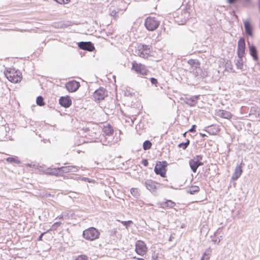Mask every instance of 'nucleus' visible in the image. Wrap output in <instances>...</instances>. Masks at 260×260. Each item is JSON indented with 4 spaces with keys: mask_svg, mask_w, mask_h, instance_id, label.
Listing matches in <instances>:
<instances>
[{
    "mask_svg": "<svg viewBox=\"0 0 260 260\" xmlns=\"http://www.w3.org/2000/svg\"><path fill=\"white\" fill-rule=\"evenodd\" d=\"M101 235L100 231L95 227L91 226L82 232V237L86 240L93 241L98 239Z\"/></svg>",
    "mask_w": 260,
    "mask_h": 260,
    "instance_id": "obj_1",
    "label": "nucleus"
},
{
    "mask_svg": "<svg viewBox=\"0 0 260 260\" xmlns=\"http://www.w3.org/2000/svg\"><path fill=\"white\" fill-rule=\"evenodd\" d=\"M132 64V70L141 76H147L150 74V72L143 64L138 63L136 61H133Z\"/></svg>",
    "mask_w": 260,
    "mask_h": 260,
    "instance_id": "obj_2",
    "label": "nucleus"
},
{
    "mask_svg": "<svg viewBox=\"0 0 260 260\" xmlns=\"http://www.w3.org/2000/svg\"><path fill=\"white\" fill-rule=\"evenodd\" d=\"M203 159L202 155H197L189 160V165L192 172L196 173L198 168L204 165Z\"/></svg>",
    "mask_w": 260,
    "mask_h": 260,
    "instance_id": "obj_3",
    "label": "nucleus"
},
{
    "mask_svg": "<svg viewBox=\"0 0 260 260\" xmlns=\"http://www.w3.org/2000/svg\"><path fill=\"white\" fill-rule=\"evenodd\" d=\"M160 25V22L153 17H147L144 22L145 28L148 31H154Z\"/></svg>",
    "mask_w": 260,
    "mask_h": 260,
    "instance_id": "obj_4",
    "label": "nucleus"
},
{
    "mask_svg": "<svg viewBox=\"0 0 260 260\" xmlns=\"http://www.w3.org/2000/svg\"><path fill=\"white\" fill-rule=\"evenodd\" d=\"M168 165V164L166 160L158 161L154 167V172L156 175H159L164 178L166 177Z\"/></svg>",
    "mask_w": 260,
    "mask_h": 260,
    "instance_id": "obj_5",
    "label": "nucleus"
},
{
    "mask_svg": "<svg viewBox=\"0 0 260 260\" xmlns=\"http://www.w3.org/2000/svg\"><path fill=\"white\" fill-rule=\"evenodd\" d=\"M244 27V33L246 36V39L247 38L254 37V26L252 23L250 18H247L246 20L243 21Z\"/></svg>",
    "mask_w": 260,
    "mask_h": 260,
    "instance_id": "obj_6",
    "label": "nucleus"
},
{
    "mask_svg": "<svg viewBox=\"0 0 260 260\" xmlns=\"http://www.w3.org/2000/svg\"><path fill=\"white\" fill-rule=\"evenodd\" d=\"M246 39L241 37L238 41L237 54L238 58H243L246 54Z\"/></svg>",
    "mask_w": 260,
    "mask_h": 260,
    "instance_id": "obj_7",
    "label": "nucleus"
},
{
    "mask_svg": "<svg viewBox=\"0 0 260 260\" xmlns=\"http://www.w3.org/2000/svg\"><path fill=\"white\" fill-rule=\"evenodd\" d=\"M92 96L95 102H100L108 96V91L106 88L100 87L94 91Z\"/></svg>",
    "mask_w": 260,
    "mask_h": 260,
    "instance_id": "obj_8",
    "label": "nucleus"
},
{
    "mask_svg": "<svg viewBox=\"0 0 260 260\" xmlns=\"http://www.w3.org/2000/svg\"><path fill=\"white\" fill-rule=\"evenodd\" d=\"M135 251L138 255L144 256L148 251V247L143 241L138 240L135 244Z\"/></svg>",
    "mask_w": 260,
    "mask_h": 260,
    "instance_id": "obj_9",
    "label": "nucleus"
},
{
    "mask_svg": "<svg viewBox=\"0 0 260 260\" xmlns=\"http://www.w3.org/2000/svg\"><path fill=\"white\" fill-rule=\"evenodd\" d=\"M143 184L146 187V188L154 196H156L157 194V190L159 187L157 186L156 185L157 184L160 186V183H157L151 179H148L146 180L144 183H143Z\"/></svg>",
    "mask_w": 260,
    "mask_h": 260,
    "instance_id": "obj_10",
    "label": "nucleus"
},
{
    "mask_svg": "<svg viewBox=\"0 0 260 260\" xmlns=\"http://www.w3.org/2000/svg\"><path fill=\"white\" fill-rule=\"evenodd\" d=\"M247 43L250 55L254 61H258L259 59L258 53L256 46L254 44L250 43L248 38H247Z\"/></svg>",
    "mask_w": 260,
    "mask_h": 260,
    "instance_id": "obj_11",
    "label": "nucleus"
},
{
    "mask_svg": "<svg viewBox=\"0 0 260 260\" xmlns=\"http://www.w3.org/2000/svg\"><path fill=\"white\" fill-rule=\"evenodd\" d=\"M80 86V82L75 80H70L65 84V87L69 92H76Z\"/></svg>",
    "mask_w": 260,
    "mask_h": 260,
    "instance_id": "obj_12",
    "label": "nucleus"
},
{
    "mask_svg": "<svg viewBox=\"0 0 260 260\" xmlns=\"http://www.w3.org/2000/svg\"><path fill=\"white\" fill-rule=\"evenodd\" d=\"M78 47L80 49L89 52H92L95 49L93 43L91 42H79L77 43Z\"/></svg>",
    "mask_w": 260,
    "mask_h": 260,
    "instance_id": "obj_13",
    "label": "nucleus"
},
{
    "mask_svg": "<svg viewBox=\"0 0 260 260\" xmlns=\"http://www.w3.org/2000/svg\"><path fill=\"white\" fill-rule=\"evenodd\" d=\"M59 104L64 108H69L72 104L71 98L70 95L62 96L59 99Z\"/></svg>",
    "mask_w": 260,
    "mask_h": 260,
    "instance_id": "obj_14",
    "label": "nucleus"
},
{
    "mask_svg": "<svg viewBox=\"0 0 260 260\" xmlns=\"http://www.w3.org/2000/svg\"><path fill=\"white\" fill-rule=\"evenodd\" d=\"M200 95H198L190 97H185L182 99L186 104L190 107H194L196 105L198 100L200 99Z\"/></svg>",
    "mask_w": 260,
    "mask_h": 260,
    "instance_id": "obj_15",
    "label": "nucleus"
},
{
    "mask_svg": "<svg viewBox=\"0 0 260 260\" xmlns=\"http://www.w3.org/2000/svg\"><path fill=\"white\" fill-rule=\"evenodd\" d=\"M190 15V14H188L187 13L183 14L181 12L178 16L174 17L175 20L178 23V24L183 25L185 24L187 21L189 19Z\"/></svg>",
    "mask_w": 260,
    "mask_h": 260,
    "instance_id": "obj_16",
    "label": "nucleus"
},
{
    "mask_svg": "<svg viewBox=\"0 0 260 260\" xmlns=\"http://www.w3.org/2000/svg\"><path fill=\"white\" fill-rule=\"evenodd\" d=\"M60 168L61 176H62L64 173L69 172H76L77 171V167L74 166H62L60 167Z\"/></svg>",
    "mask_w": 260,
    "mask_h": 260,
    "instance_id": "obj_17",
    "label": "nucleus"
},
{
    "mask_svg": "<svg viewBox=\"0 0 260 260\" xmlns=\"http://www.w3.org/2000/svg\"><path fill=\"white\" fill-rule=\"evenodd\" d=\"M103 132L104 134L108 136H112L114 134V129L112 126L108 123L105 125H104L103 128Z\"/></svg>",
    "mask_w": 260,
    "mask_h": 260,
    "instance_id": "obj_18",
    "label": "nucleus"
},
{
    "mask_svg": "<svg viewBox=\"0 0 260 260\" xmlns=\"http://www.w3.org/2000/svg\"><path fill=\"white\" fill-rule=\"evenodd\" d=\"M4 74L5 77H9V75H13V74L21 75V73L19 70H16L14 68H5Z\"/></svg>",
    "mask_w": 260,
    "mask_h": 260,
    "instance_id": "obj_19",
    "label": "nucleus"
},
{
    "mask_svg": "<svg viewBox=\"0 0 260 260\" xmlns=\"http://www.w3.org/2000/svg\"><path fill=\"white\" fill-rule=\"evenodd\" d=\"M243 172V169H241L240 167H236L234 173L232 176L231 180L233 181L237 180L242 175Z\"/></svg>",
    "mask_w": 260,
    "mask_h": 260,
    "instance_id": "obj_20",
    "label": "nucleus"
},
{
    "mask_svg": "<svg viewBox=\"0 0 260 260\" xmlns=\"http://www.w3.org/2000/svg\"><path fill=\"white\" fill-rule=\"evenodd\" d=\"M60 167L51 168H49L47 169L48 172L47 174L55 176H61V171Z\"/></svg>",
    "mask_w": 260,
    "mask_h": 260,
    "instance_id": "obj_21",
    "label": "nucleus"
},
{
    "mask_svg": "<svg viewBox=\"0 0 260 260\" xmlns=\"http://www.w3.org/2000/svg\"><path fill=\"white\" fill-rule=\"evenodd\" d=\"M217 115L221 118L225 119H230L232 117V114L229 111L220 109L217 112Z\"/></svg>",
    "mask_w": 260,
    "mask_h": 260,
    "instance_id": "obj_22",
    "label": "nucleus"
},
{
    "mask_svg": "<svg viewBox=\"0 0 260 260\" xmlns=\"http://www.w3.org/2000/svg\"><path fill=\"white\" fill-rule=\"evenodd\" d=\"M9 81L12 83H17L20 82L22 79V74L18 75V74H13V75H9V77H6Z\"/></svg>",
    "mask_w": 260,
    "mask_h": 260,
    "instance_id": "obj_23",
    "label": "nucleus"
},
{
    "mask_svg": "<svg viewBox=\"0 0 260 260\" xmlns=\"http://www.w3.org/2000/svg\"><path fill=\"white\" fill-rule=\"evenodd\" d=\"M194 74L196 76H200L202 78H205L208 76L207 72L205 70H203L200 67L197 69Z\"/></svg>",
    "mask_w": 260,
    "mask_h": 260,
    "instance_id": "obj_24",
    "label": "nucleus"
},
{
    "mask_svg": "<svg viewBox=\"0 0 260 260\" xmlns=\"http://www.w3.org/2000/svg\"><path fill=\"white\" fill-rule=\"evenodd\" d=\"M200 191V187L196 185H191L189 188H187L186 192L190 194H194Z\"/></svg>",
    "mask_w": 260,
    "mask_h": 260,
    "instance_id": "obj_25",
    "label": "nucleus"
},
{
    "mask_svg": "<svg viewBox=\"0 0 260 260\" xmlns=\"http://www.w3.org/2000/svg\"><path fill=\"white\" fill-rule=\"evenodd\" d=\"M161 205L169 208H173L176 205V203L172 200H166L161 203Z\"/></svg>",
    "mask_w": 260,
    "mask_h": 260,
    "instance_id": "obj_26",
    "label": "nucleus"
},
{
    "mask_svg": "<svg viewBox=\"0 0 260 260\" xmlns=\"http://www.w3.org/2000/svg\"><path fill=\"white\" fill-rule=\"evenodd\" d=\"M187 62L192 68H194L196 71L200 67V62L197 59H191L188 60Z\"/></svg>",
    "mask_w": 260,
    "mask_h": 260,
    "instance_id": "obj_27",
    "label": "nucleus"
},
{
    "mask_svg": "<svg viewBox=\"0 0 260 260\" xmlns=\"http://www.w3.org/2000/svg\"><path fill=\"white\" fill-rule=\"evenodd\" d=\"M6 160L11 164L15 163L17 164H20V161L18 159L16 156H11L6 158Z\"/></svg>",
    "mask_w": 260,
    "mask_h": 260,
    "instance_id": "obj_28",
    "label": "nucleus"
},
{
    "mask_svg": "<svg viewBox=\"0 0 260 260\" xmlns=\"http://www.w3.org/2000/svg\"><path fill=\"white\" fill-rule=\"evenodd\" d=\"M132 195L136 199L139 198L140 193L138 188H132L130 190Z\"/></svg>",
    "mask_w": 260,
    "mask_h": 260,
    "instance_id": "obj_29",
    "label": "nucleus"
},
{
    "mask_svg": "<svg viewBox=\"0 0 260 260\" xmlns=\"http://www.w3.org/2000/svg\"><path fill=\"white\" fill-rule=\"evenodd\" d=\"M190 144V140L188 139H186V142H181L179 143L177 147L180 148H182L183 150H185Z\"/></svg>",
    "mask_w": 260,
    "mask_h": 260,
    "instance_id": "obj_30",
    "label": "nucleus"
},
{
    "mask_svg": "<svg viewBox=\"0 0 260 260\" xmlns=\"http://www.w3.org/2000/svg\"><path fill=\"white\" fill-rule=\"evenodd\" d=\"M152 144L149 140H145L143 144V148L144 150H149L152 147Z\"/></svg>",
    "mask_w": 260,
    "mask_h": 260,
    "instance_id": "obj_31",
    "label": "nucleus"
},
{
    "mask_svg": "<svg viewBox=\"0 0 260 260\" xmlns=\"http://www.w3.org/2000/svg\"><path fill=\"white\" fill-rule=\"evenodd\" d=\"M36 104L39 106H44L45 105V102L44 98L41 95L37 96L36 99Z\"/></svg>",
    "mask_w": 260,
    "mask_h": 260,
    "instance_id": "obj_32",
    "label": "nucleus"
},
{
    "mask_svg": "<svg viewBox=\"0 0 260 260\" xmlns=\"http://www.w3.org/2000/svg\"><path fill=\"white\" fill-rule=\"evenodd\" d=\"M243 58H239L237 60L236 62V65L237 68L238 69H240L241 70H243Z\"/></svg>",
    "mask_w": 260,
    "mask_h": 260,
    "instance_id": "obj_33",
    "label": "nucleus"
},
{
    "mask_svg": "<svg viewBox=\"0 0 260 260\" xmlns=\"http://www.w3.org/2000/svg\"><path fill=\"white\" fill-rule=\"evenodd\" d=\"M61 223L60 221H57L54 223L51 228L49 229L47 232L51 231H55L61 225Z\"/></svg>",
    "mask_w": 260,
    "mask_h": 260,
    "instance_id": "obj_34",
    "label": "nucleus"
},
{
    "mask_svg": "<svg viewBox=\"0 0 260 260\" xmlns=\"http://www.w3.org/2000/svg\"><path fill=\"white\" fill-rule=\"evenodd\" d=\"M139 48L140 49L141 51H144V52H150L149 51V47L148 45L143 44L141 46H139Z\"/></svg>",
    "mask_w": 260,
    "mask_h": 260,
    "instance_id": "obj_35",
    "label": "nucleus"
},
{
    "mask_svg": "<svg viewBox=\"0 0 260 260\" xmlns=\"http://www.w3.org/2000/svg\"><path fill=\"white\" fill-rule=\"evenodd\" d=\"M88 257L84 254L79 255L75 257L74 260H88Z\"/></svg>",
    "mask_w": 260,
    "mask_h": 260,
    "instance_id": "obj_36",
    "label": "nucleus"
},
{
    "mask_svg": "<svg viewBox=\"0 0 260 260\" xmlns=\"http://www.w3.org/2000/svg\"><path fill=\"white\" fill-rule=\"evenodd\" d=\"M118 11H117L116 10H113L111 11L110 13L111 16H112L115 20H117L118 18H119V15L118 14Z\"/></svg>",
    "mask_w": 260,
    "mask_h": 260,
    "instance_id": "obj_37",
    "label": "nucleus"
},
{
    "mask_svg": "<svg viewBox=\"0 0 260 260\" xmlns=\"http://www.w3.org/2000/svg\"><path fill=\"white\" fill-rule=\"evenodd\" d=\"M190 10H191V6L190 5H187L182 10L181 12H182L183 14H185V13H187L188 14H190Z\"/></svg>",
    "mask_w": 260,
    "mask_h": 260,
    "instance_id": "obj_38",
    "label": "nucleus"
},
{
    "mask_svg": "<svg viewBox=\"0 0 260 260\" xmlns=\"http://www.w3.org/2000/svg\"><path fill=\"white\" fill-rule=\"evenodd\" d=\"M121 222L126 229H128L133 223L132 220L122 221Z\"/></svg>",
    "mask_w": 260,
    "mask_h": 260,
    "instance_id": "obj_39",
    "label": "nucleus"
},
{
    "mask_svg": "<svg viewBox=\"0 0 260 260\" xmlns=\"http://www.w3.org/2000/svg\"><path fill=\"white\" fill-rule=\"evenodd\" d=\"M77 180H80L81 181L89 182V183H92V182H94V180H93L92 179H90V178H89L87 177H78Z\"/></svg>",
    "mask_w": 260,
    "mask_h": 260,
    "instance_id": "obj_40",
    "label": "nucleus"
},
{
    "mask_svg": "<svg viewBox=\"0 0 260 260\" xmlns=\"http://www.w3.org/2000/svg\"><path fill=\"white\" fill-rule=\"evenodd\" d=\"M149 80L151 83L152 85H155L156 87L158 86V82L157 81V79L154 78V77H151L149 78Z\"/></svg>",
    "mask_w": 260,
    "mask_h": 260,
    "instance_id": "obj_41",
    "label": "nucleus"
},
{
    "mask_svg": "<svg viewBox=\"0 0 260 260\" xmlns=\"http://www.w3.org/2000/svg\"><path fill=\"white\" fill-rule=\"evenodd\" d=\"M241 0H226L227 3L230 5L235 6Z\"/></svg>",
    "mask_w": 260,
    "mask_h": 260,
    "instance_id": "obj_42",
    "label": "nucleus"
},
{
    "mask_svg": "<svg viewBox=\"0 0 260 260\" xmlns=\"http://www.w3.org/2000/svg\"><path fill=\"white\" fill-rule=\"evenodd\" d=\"M138 54L139 55V56L140 57H143V58H145V56L146 55H148L149 54V52L141 51L140 49H138Z\"/></svg>",
    "mask_w": 260,
    "mask_h": 260,
    "instance_id": "obj_43",
    "label": "nucleus"
},
{
    "mask_svg": "<svg viewBox=\"0 0 260 260\" xmlns=\"http://www.w3.org/2000/svg\"><path fill=\"white\" fill-rule=\"evenodd\" d=\"M54 1L59 4H68L70 2V0H54Z\"/></svg>",
    "mask_w": 260,
    "mask_h": 260,
    "instance_id": "obj_44",
    "label": "nucleus"
},
{
    "mask_svg": "<svg viewBox=\"0 0 260 260\" xmlns=\"http://www.w3.org/2000/svg\"><path fill=\"white\" fill-rule=\"evenodd\" d=\"M141 164L145 167H147L149 165L148 160L146 158H143L141 160Z\"/></svg>",
    "mask_w": 260,
    "mask_h": 260,
    "instance_id": "obj_45",
    "label": "nucleus"
},
{
    "mask_svg": "<svg viewBox=\"0 0 260 260\" xmlns=\"http://www.w3.org/2000/svg\"><path fill=\"white\" fill-rule=\"evenodd\" d=\"M196 128H197V125L195 124H193L191 126V128L187 131V132L194 133L196 132Z\"/></svg>",
    "mask_w": 260,
    "mask_h": 260,
    "instance_id": "obj_46",
    "label": "nucleus"
},
{
    "mask_svg": "<svg viewBox=\"0 0 260 260\" xmlns=\"http://www.w3.org/2000/svg\"><path fill=\"white\" fill-rule=\"evenodd\" d=\"M48 232H43L38 237V238H37V241H42L43 240V236L46 234Z\"/></svg>",
    "mask_w": 260,
    "mask_h": 260,
    "instance_id": "obj_47",
    "label": "nucleus"
},
{
    "mask_svg": "<svg viewBox=\"0 0 260 260\" xmlns=\"http://www.w3.org/2000/svg\"><path fill=\"white\" fill-rule=\"evenodd\" d=\"M26 166L29 168H34V169H38V165H36L35 164H32V163L27 164L26 165Z\"/></svg>",
    "mask_w": 260,
    "mask_h": 260,
    "instance_id": "obj_48",
    "label": "nucleus"
},
{
    "mask_svg": "<svg viewBox=\"0 0 260 260\" xmlns=\"http://www.w3.org/2000/svg\"><path fill=\"white\" fill-rule=\"evenodd\" d=\"M225 67L226 68H229L231 70H232V66L231 64V62H226V64H225Z\"/></svg>",
    "mask_w": 260,
    "mask_h": 260,
    "instance_id": "obj_49",
    "label": "nucleus"
},
{
    "mask_svg": "<svg viewBox=\"0 0 260 260\" xmlns=\"http://www.w3.org/2000/svg\"><path fill=\"white\" fill-rule=\"evenodd\" d=\"M244 166H245V164L243 162V159H242L240 164L237 165L236 167H239L241 168V169H243V168L244 167Z\"/></svg>",
    "mask_w": 260,
    "mask_h": 260,
    "instance_id": "obj_50",
    "label": "nucleus"
},
{
    "mask_svg": "<svg viewBox=\"0 0 260 260\" xmlns=\"http://www.w3.org/2000/svg\"><path fill=\"white\" fill-rule=\"evenodd\" d=\"M244 5L249 4L251 2V0H242Z\"/></svg>",
    "mask_w": 260,
    "mask_h": 260,
    "instance_id": "obj_51",
    "label": "nucleus"
},
{
    "mask_svg": "<svg viewBox=\"0 0 260 260\" xmlns=\"http://www.w3.org/2000/svg\"><path fill=\"white\" fill-rule=\"evenodd\" d=\"M220 238H219L218 240H217V239H215V240H212V241H213L214 242H217V244H219V243H220L221 240L222 239V236H220Z\"/></svg>",
    "mask_w": 260,
    "mask_h": 260,
    "instance_id": "obj_52",
    "label": "nucleus"
},
{
    "mask_svg": "<svg viewBox=\"0 0 260 260\" xmlns=\"http://www.w3.org/2000/svg\"><path fill=\"white\" fill-rule=\"evenodd\" d=\"M82 129L85 132H89L90 131V129L89 127H83Z\"/></svg>",
    "mask_w": 260,
    "mask_h": 260,
    "instance_id": "obj_53",
    "label": "nucleus"
},
{
    "mask_svg": "<svg viewBox=\"0 0 260 260\" xmlns=\"http://www.w3.org/2000/svg\"><path fill=\"white\" fill-rule=\"evenodd\" d=\"M151 260H158L157 259V256L155 254H153L151 257Z\"/></svg>",
    "mask_w": 260,
    "mask_h": 260,
    "instance_id": "obj_54",
    "label": "nucleus"
},
{
    "mask_svg": "<svg viewBox=\"0 0 260 260\" xmlns=\"http://www.w3.org/2000/svg\"><path fill=\"white\" fill-rule=\"evenodd\" d=\"M207 251H211V250L210 249H207L206 251L204 253L203 255V256H202V257L201 260H203V257L206 255V253H207Z\"/></svg>",
    "mask_w": 260,
    "mask_h": 260,
    "instance_id": "obj_55",
    "label": "nucleus"
},
{
    "mask_svg": "<svg viewBox=\"0 0 260 260\" xmlns=\"http://www.w3.org/2000/svg\"><path fill=\"white\" fill-rule=\"evenodd\" d=\"M127 93V95H130V96H133V94H134V93H132L131 92H129L128 91H127V92L125 93V94H126Z\"/></svg>",
    "mask_w": 260,
    "mask_h": 260,
    "instance_id": "obj_56",
    "label": "nucleus"
},
{
    "mask_svg": "<svg viewBox=\"0 0 260 260\" xmlns=\"http://www.w3.org/2000/svg\"><path fill=\"white\" fill-rule=\"evenodd\" d=\"M258 11L260 13V0H258Z\"/></svg>",
    "mask_w": 260,
    "mask_h": 260,
    "instance_id": "obj_57",
    "label": "nucleus"
},
{
    "mask_svg": "<svg viewBox=\"0 0 260 260\" xmlns=\"http://www.w3.org/2000/svg\"><path fill=\"white\" fill-rule=\"evenodd\" d=\"M255 108H252L251 109V110H250V114H251V113H253V112H255Z\"/></svg>",
    "mask_w": 260,
    "mask_h": 260,
    "instance_id": "obj_58",
    "label": "nucleus"
},
{
    "mask_svg": "<svg viewBox=\"0 0 260 260\" xmlns=\"http://www.w3.org/2000/svg\"><path fill=\"white\" fill-rule=\"evenodd\" d=\"M166 187H169V188H172V189H177L176 188L174 187L173 186L166 185Z\"/></svg>",
    "mask_w": 260,
    "mask_h": 260,
    "instance_id": "obj_59",
    "label": "nucleus"
},
{
    "mask_svg": "<svg viewBox=\"0 0 260 260\" xmlns=\"http://www.w3.org/2000/svg\"><path fill=\"white\" fill-rule=\"evenodd\" d=\"M188 132L186 131L185 132H184L183 134V136L184 137H186V135H187V133H188Z\"/></svg>",
    "mask_w": 260,
    "mask_h": 260,
    "instance_id": "obj_60",
    "label": "nucleus"
},
{
    "mask_svg": "<svg viewBox=\"0 0 260 260\" xmlns=\"http://www.w3.org/2000/svg\"><path fill=\"white\" fill-rule=\"evenodd\" d=\"M200 135H201V136L202 137H204L207 136H206V135L205 134L200 133Z\"/></svg>",
    "mask_w": 260,
    "mask_h": 260,
    "instance_id": "obj_61",
    "label": "nucleus"
},
{
    "mask_svg": "<svg viewBox=\"0 0 260 260\" xmlns=\"http://www.w3.org/2000/svg\"><path fill=\"white\" fill-rule=\"evenodd\" d=\"M139 258V257H137V256H133V257H132V258H133V259H137V258Z\"/></svg>",
    "mask_w": 260,
    "mask_h": 260,
    "instance_id": "obj_62",
    "label": "nucleus"
},
{
    "mask_svg": "<svg viewBox=\"0 0 260 260\" xmlns=\"http://www.w3.org/2000/svg\"><path fill=\"white\" fill-rule=\"evenodd\" d=\"M137 260H145V259L142 257H140V258H137Z\"/></svg>",
    "mask_w": 260,
    "mask_h": 260,
    "instance_id": "obj_63",
    "label": "nucleus"
},
{
    "mask_svg": "<svg viewBox=\"0 0 260 260\" xmlns=\"http://www.w3.org/2000/svg\"><path fill=\"white\" fill-rule=\"evenodd\" d=\"M59 219H63V216H58V217Z\"/></svg>",
    "mask_w": 260,
    "mask_h": 260,
    "instance_id": "obj_64",
    "label": "nucleus"
}]
</instances>
